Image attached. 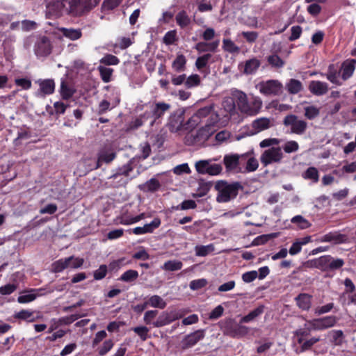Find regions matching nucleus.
Listing matches in <instances>:
<instances>
[{
    "instance_id": "nucleus-62",
    "label": "nucleus",
    "mask_w": 356,
    "mask_h": 356,
    "mask_svg": "<svg viewBox=\"0 0 356 356\" xmlns=\"http://www.w3.org/2000/svg\"><path fill=\"white\" fill-rule=\"evenodd\" d=\"M213 250L212 245H200L195 247V253L197 256L205 257Z\"/></svg>"
},
{
    "instance_id": "nucleus-44",
    "label": "nucleus",
    "mask_w": 356,
    "mask_h": 356,
    "mask_svg": "<svg viewBox=\"0 0 356 356\" xmlns=\"http://www.w3.org/2000/svg\"><path fill=\"white\" fill-rule=\"evenodd\" d=\"M114 344L112 339L105 340L97 350L99 356H105L113 348Z\"/></svg>"
},
{
    "instance_id": "nucleus-42",
    "label": "nucleus",
    "mask_w": 356,
    "mask_h": 356,
    "mask_svg": "<svg viewBox=\"0 0 356 356\" xmlns=\"http://www.w3.org/2000/svg\"><path fill=\"white\" fill-rule=\"evenodd\" d=\"M147 303V305L159 309H164L166 307V302L158 295L151 296Z\"/></svg>"
},
{
    "instance_id": "nucleus-7",
    "label": "nucleus",
    "mask_w": 356,
    "mask_h": 356,
    "mask_svg": "<svg viewBox=\"0 0 356 356\" xmlns=\"http://www.w3.org/2000/svg\"><path fill=\"white\" fill-rule=\"evenodd\" d=\"M51 51L52 44L48 37L41 36L38 38L34 45V51L37 56H47L51 53Z\"/></svg>"
},
{
    "instance_id": "nucleus-64",
    "label": "nucleus",
    "mask_w": 356,
    "mask_h": 356,
    "mask_svg": "<svg viewBox=\"0 0 356 356\" xmlns=\"http://www.w3.org/2000/svg\"><path fill=\"white\" fill-rule=\"evenodd\" d=\"M16 86L20 87L23 90H29L32 86L31 81L27 78H18L15 79Z\"/></svg>"
},
{
    "instance_id": "nucleus-54",
    "label": "nucleus",
    "mask_w": 356,
    "mask_h": 356,
    "mask_svg": "<svg viewBox=\"0 0 356 356\" xmlns=\"http://www.w3.org/2000/svg\"><path fill=\"white\" fill-rule=\"evenodd\" d=\"M100 63L105 65H116L120 63V59L113 54H107L101 58Z\"/></svg>"
},
{
    "instance_id": "nucleus-56",
    "label": "nucleus",
    "mask_w": 356,
    "mask_h": 356,
    "mask_svg": "<svg viewBox=\"0 0 356 356\" xmlns=\"http://www.w3.org/2000/svg\"><path fill=\"white\" fill-rule=\"evenodd\" d=\"M207 284L208 282L206 279L201 278L192 280L189 284V286L191 290L197 291L205 287Z\"/></svg>"
},
{
    "instance_id": "nucleus-43",
    "label": "nucleus",
    "mask_w": 356,
    "mask_h": 356,
    "mask_svg": "<svg viewBox=\"0 0 356 356\" xmlns=\"http://www.w3.org/2000/svg\"><path fill=\"white\" fill-rule=\"evenodd\" d=\"M138 277V271L136 270L130 269L123 273L118 280L122 282H132L136 280Z\"/></svg>"
},
{
    "instance_id": "nucleus-39",
    "label": "nucleus",
    "mask_w": 356,
    "mask_h": 356,
    "mask_svg": "<svg viewBox=\"0 0 356 356\" xmlns=\"http://www.w3.org/2000/svg\"><path fill=\"white\" fill-rule=\"evenodd\" d=\"M222 49L230 54H238L240 51V48L229 38L222 40Z\"/></svg>"
},
{
    "instance_id": "nucleus-28",
    "label": "nucleus",
    "mask_w": 356,
    "mask_h": 356,
    "mask_svg": "<svg viewBox=\"0 0 356 356\" xmlns=\"http://www.w3.org/2000/svg\"><path fill=\"white\" fill-rule=\"evenodd\" d=\"M312 331V327L309 325L308 322L305 324L303 327L296 330L294 336L297 338V342H303L304 339L310 335Z\"/></svg>"
},
{
    "instance_id": "nucleus-38",
    "label": "nucleus",
    "mask_w": 356,
    "mask_h": 356,
    "mask_svg": "<svg viewBox=\"0 0 356 356\" xmlns=\"http://www.w3.org/2000/svg\"><path fill=\"white\" fill-rule=\"evenodd\" d=\"M262 106V102L259 99H253L251 102H249L248 108L246 114L249 115H257Z\"/></svg>"
},
{
    "instance_id": "nucleus-13",
    "label": "nucleus",
    "mask_w": 356,
    "mask_h": 356,
    "mask_svg": "<svg viewBox=\"0 0 356 356\" xmlns=\"http://www.w3.org/2000/svg\"><path fill=\"white\" fill-rule=\"evenodd\" d=\"M282 85L277 80H269L260 85V92L266 95H277L282 91Z\"/></svg>"
},
{
    "instance_id": "nucleus-19",
    "label": "nucleus",
    "mask_w": 356,
    "mask_h": 356,
    "mask_svg": "<svg viewBox=\"0 0 356 356\" xmlns=\"http://www.w3.org/2000/svg\"><path fill=\"white\" fill-rule=\"evenodd\" d=\"M309 91L314 95L321 96L326 94L328 91V85L325 82L321 81H312L309 85Z\"/></svg>"
},
{
    "instance_id": "nucleus-48",
    "label": "nucleus",
    "mask_w": 356,
    "mask_h": 356,
    "mask_svg": "<svg viewBox=\"0 0 356 356\" xmlns=\"http://www.w3.org/2000/svg\"><path fill=\"white\" fill-rule=\"evenodd\" d=\"M267 61L270 65L275 68L282 67L284 65V61L277 54L268 56Z\"/></svg>"
},
{
    "instance_id": "nucleus-40",
    "label": "nucleus",
    "mask_w": 356,
    "mask_h": 356,
    "mask_svg": "<svg viewBox=\"0 0 356 356\" xmlns=\"http://www.w3.org/2000/svg\"><path fill=\"white\" fill-rule=\"evenodd\" d=\"M286 87L290 94H297L302 90V83L295 79H290Z\"/></svg>"
},
{
    "instance_id": "nucleus-32",
    "label": "nucleus",
    "mask_w": 356,
    "mask_h": 356,
    "mask_svg": "<svg viewBox=\"0 0 356 356\" xmlns=\"http://www.w3.org/2000/svg\"><path fill=\"white\" fill-rule=\"evenodd\" d=\"M176 22L181 29L186 28L190 25L191 20L186 11L181 10L175 17Z\"/></svg>"
},
{
    "instance_id": "nucleus-6",
    "label": "nucleus",
    "mask_w": 356,
    "mask_h": 356,
    "mask_svg": "<svg viewBox=\"0 0 356 356\" xmlns=\"http://www.w3.org/2000/svg\"><path fill=\"white\" fill-rule=\"evenodd\" d=\"M283 124L285 127H291V133L297 135L303 134L307 128V123L305 120H298L297 115L289 114L285 116L283 120Z\"/></svg>"
},
{
    "instance_id": "nucleus-60",
    "label": "nucleus",
    "mask_w": 356,
    "mask_h": 356,
    "mask_svg": "<svg viewBox=\"0 0 356 356\" xmlns=\"http://www.w3.org/2000/svg\"><path fill=\"white\" fill-rule=\"evenodd\" d=\"M133 168L129 165H124L122 168L118 169L117 172L113 174L111 178L114 179H117L120 175H124L125 177H128L129 175L130 172H131Z\"/></svg>"
},
{
    "instance_id": "nucleus-1",
    "label": "nucleus",
    "mask_w": 356,
    "mask_h": 356,
    "mask_svg": "<svg viewBox=\"0 0 356 356\" xmlns=\"http://www.w3.org/2000/svg\"><path fill=\"white\" fill-rule=\"evenodd\" d=\"M215 188L218 192L217 202H227L237 196L238 191L243 189V186L237 181L228 184L225 181H218L215 184Z\"/></svg>"
},
{
    "instance_id": "nucleus-25",
    "label": "nucleus",
    "mask_w": 356,
    "mask_h": 356,
    "mask_svg": "<svg viewBox=\"0 0 356 356\" xmlns=\"http://www.w3.org/2000/svg\"><path fill=\"white\" fill-rule=\"evenodd\" d=\"M261 65V62L257 58L247 60L244 64L243 73L245 74H252L256 72Z\"/></svg>"
},
{
    "instance_id": "nucleus-59",
    "label": "nucleus",
    "mask_w": 356,
    "mask_h": 356,
    "mask_svg": "<svg viewBox=\"0 0 356 356\" xmlns=\"http://www.w3.org/2000/svg\"><path fill=\"white\" fill-rule=\"evenodd\" d=\"M122 0H104L102 9L104 11H111L117 8Z\"/></svg>"
},
{
    "instance_id": "nucleus-45",
    "label": "nucleus",
    "mask_w": 356,
    "mask_h": 356,
    "mask_svg": "<svg viewBox=\"0 0 356 356\" xmlns=\"http://www.w3.org/2000/svg\"><path fill=\"white\" fill-rule=\"evenodd\" d=\"M291 222L293 224H296L298 228L301 229H307L311 226V223L300 215L293 217Z\"/></svg>"
},
{
    "instance_id": "nucleus-12",
    "label": "nucleus",
    "mask_w": 356,
    "mask_h": 356,
    "mask_svg": "<svg viewBox=\"0 0 356 356\" xmlns=\"http://www.w3.org/2000/svg\"><path fill=\"white\" fill-rule=\"evenodd\" d=\"M161 225V220L159 217L154 218L151 222L146 223L143 227H136L129 230V233L136 235H143L146 234H152L155 229L159 228Z\"/></svg>"
},
{
    "instance_id": "nucleus-61",
    "label": "nucleus",
    "mask_w": 356,
    "mask_h": 356,
    "mask_svg": "<svg viewBox=\"0 0 356 356\" xmlns=\"http://www.w3.org/2000/svg\"><path fill=\"white\" fill-rule=\"evenodd\" d=\"M108 268L105 264L100 265L99 268L94 271L93 276L95 280H101L104 279L107 274Z\"/></svg>"
},
{
    "instance_id": "nucleus-29",
    "label": "nucleus",
    "mask_w": 356,
    "mask_h": 356,
    "mask_svg": "<svg viewBox=\"0 0 356 356\" xmlns=\"http://www.w3.org/2000/svg\"><path fill=\"white\" fill-rule=\"evenodd\" d=\"M223 161L227 170H233L239 164V156L237 154L225 155Z\"/></svg>"
},
{
    "instance_id": "nucleus-11",
    "label": "nucleus",
    "mask_w": 356,
    "mask_h": 356,
    "mask_svg": "<svg viewBox=\"0 0 356 356\" xmlns=\"http://www.w3.org/2000/svg\"><path fill=\"white\" fill-rule=\"evenodd\" d=\"M35 83L39 86V89L35 92V96L38 97H44L54 92L55 82L53 79H40L35 81Z\"/></svg>"
},
{
    "instance_id": "nucleus-47",
    "label": "nucleus",
    "mask_w": 356,
    "mask_h": 356,
    "mask_svg": "<svg viewBox=\"0 0 356 356\" xmlns=\"http://www.w3.org/2000/svg\"><path fill=\"white\" fill-rule=\"evenodd\" d=\"M320 341L319 337H312L309 339H304L303 342L298 343L300 345V353L307 351L312 348V347Z\"/></svg>"
},
{
    "instance_id": "nucleus-30",
    "label": "nucleus",
    "mask_w": 356,
    "mask_h": 356,
    "mask_svg": "<svg viewBox=\"0 0 356 356\" xmlns=\"http://www.w3.org/2000/svg\"><path fill=\"white\" fill-rule=\"evenodd\" d=\"M74 92L75 90L70 86L66 81L63 80L61 81L60 93L63 99H70L74 95Z\"/></svg>"
},
{
    "instance_id": "nucleus-49",
    "label": "nucleus",
    "mask_w": 356,
    "mask_h": 356,
    "mask_svg": "<svg viewBox=\"0 0 356 356\" xmlns=\"http://www.w3.org/2000/svg\"><path fill=\"white\" fill-rule=\"evenodd\" d=\"M305 116L308 120H314L320 114V109L314 106H306L304 108Z\"/></svg>"
},
{
    "instance_id": "nucleus-15",
    "label": "nucleus",
    "mask_w": 356,
    "mask_h": 356,
    "mask_svg": "<svg viewBox=\"0 0 356 356\" xmlns=\"http://www.w3.org/2000/svg\"><path fill=\"white\" fill-rule=\"evenodd\" d=\"M348 236L346 234H340L337 232H330L318 238L321 243H332L333 244H341L348 242Z\"/></svg>"
},
{
    "instance_id": "nucleus-57",
    "label": "nucleus",
    "mask_w": 356,
    "mask_h": 356,
    "mask_svg": "<svg viewBox=\"0 0 356 356\" xmlns=\"http://www.w3.org/2000/svg\"><path fill=\"white\" fill-rule=\"evenodd\" d=\"M98 155L100 157V160H102L104 163H110L116 157V153L113 152H108L106 150L101 151Z\"/></svg>"
},
{
    "instance_id": "nucleus-34",
    "label": "nucleus",
    "mask_w": 356,
    "mask_h": 356,
    "mask_svg": "<svg viewBox=\"0 0 356 356\" xmlns=\"http://www.w3.org/2000/svg\"><path fill=\"white\" fill-rule=\"evenodd\" d=\"M264 311V306L260 305L256 309L251 311L248 314L242 317V318L240 321L241 323H249L252 321H253L254 318L260 316L261 314H263Z\"/></svg>"
},
{
    "instance_id": "nucleus-50",
    "label": "nucleus",
    "mask_w": 356,
    "mask_h": 356,
    "mask_svg": "<svg viewBox=\"0 0 356 356\" xmlns=\"http://www.w3.org/2000/svg\"><path fill=\"white\" fill-rule=\"evenodd\" d=\"M98 70L102 81L104 83L110 82L113 70L104 66H99Z\"/></svg>"
},
{
    "instance_id": "nucleus-24",
    "label": "nucleus",
    "mask_w": 356,
    "mask_h": 356,
    "mask_svg": "<svg viewBox=\"0 0 356 356\" xmlns=\"http://www.w3.org/2000/svg\"><path fill=\"white\" fill-rule=\"evenodd\" d=\"M72 259V257L62 258L53 262L51 264V271L54 273L63 271L65 269L70 267Z\"/></svg>"
},
{
    "instance_id": "nucleus-58",
    "label": "nucleus",
    "mask_w": 356,
    "mask_h": 356,
    "mask_svg": "<svg viewBox=\"0 0 356 356\" xmlns=\"http://www.w3.org/2000/svg\"><path fill=\"white\" fill-rule=\"evenodd\" d=\"M133 331L140 337L142 341H146L149 337L148 335L149 330L146 326L135 327Z\"/></svg>"
},
{
    "instance_id": "nucleus-4",
    "label": "nucleus",
    "mask_w": 356,
    "mask_h": 356,
    "mask_svg": "<svg viewBox=\"0 0 356 356\" xmlns=\"http://www.w3.org/2000/svg\"><path fill=\"white\" fill-rule=\"evenodd\" d=\"M284 154L280 147H271L261 154L260 161L264 167L272 163H280L283 159Z\"/></svg>"
},
{
    "instance_id": "nucleus-53",
    "label": "nucleus",
    "mask_w": 356,
    "mask_h": 356,
    "mask_svg": "<svg viewBox=\"0 0 356 356\" xmlns=\"http://www.w3.org/2000/svg\"><path fill=\"white\" fill-rule=\"evenodd\" d=\"M177 40L178 38L175 30L168 31L163 38V42L166 45L173 44Z\"/></svg>"
},
{
    "instance_id": "nucleus-41",
    "label": "nucleus",
    "mask_w": 356,
    "mask_h": 356,
    "mask_svg": "<svg viewBox=\"0 0 356 356\" xmlns=\"http://www.w3.org/2000/svg\"><path fill=\"white\" fill-rule=\"evenodd\" d=\"M200 83L201 78L200 75L197 74H193L190 75L188 77L186 76L185 88L187 89L197 87L200 85Z\"/></svg>"
},
{
    "instance_id": "nucleus-23",
    "label": "nucleus",
    "mask_w": 356,
    "mask_h": 356,
    "mask_svg": "<svg viewBox=\"0 0 356 356\" xmlns=\"http://www.w3.org/2000/svg\"><path fill=\"white\" fill-rule=\"evenodd\" d=\"M340 71L338 70L337 67L334 64L329 65L326 74L327 79L332 83L341 86L342 83L340 82L338 79Z\"/></svg>"
},
{
    "instance_id": "nucleus-8",
    "label": "nucleus",
    "mask_w": 356,
    "mask_h": 356,
    "mask_svg": "<svg viewBox=\"0 0 356 356\" xmlns=\"http://www.w3.org/2000/svg\"><path fill=\"white\" fill-rule=\"evenodd\" d=\"M195 169L200 174H208L210 175H219L222 171V167L219 164H210L208 161L202 160L196 162Z\"/></svg>"
},
{
    "instance_id": "nucleus-33",
    "label": "nucleus",
    "mask_w": 356,
    "mask_h": 356,
    "mask_svg": "<svg viewBox=\"0 0 356 356\" xmlns=\"http://www.w3.org/2000/svg\"><path fill=\"white\" fill-rule=\"evenodd\" d=\"M303 179L317 183L319 180V172L316 168L309 167L302 175Z\"/></svg>"
},
{
    "instance_id": "nucleus-63",
    "label": "nucleus",
    "mask_w": 356,
    "mask_h": 356,
    "mask_svg": "<svg viewBox=\"0 0 356 356\" xmlns=\"http://www.w3.org/2000/svg\"><path fill=\"white\" fill-rule=\"evenodd\" d=\"M299 149L298 143L295 140L287 141L283 146V149L286 153L290 154L296 152Z\"/></svg>"
},
{
    "instance_id": "nucleus-21",
    "label": "nucleus",
    "mask_w": 356,
    "mask_h": 356,
    "mask_svg": "<svg viewBox=\"0 0 356 356\" xmlns=\"http://www.w3.org/2000/svg\"><path fill=\"white\" fill-rule=\"evenodd\" d=\"M234 98L236 102V106L240 110L241 113H247L249 101L248 100L247 95L241 91H237L234 95Z\"/></svg>"
},
{
    "instance_id": "nucleus-3",
    "label": "nucleus",
    "mask_w": 356,
    "mask_h": 356,
    "mask_svg": "<svg viewBox=\"0 0 356 356\" xmlns=\"http://www.w3.org/2000/svg\"><path fill=\"white\" fill-rule=\"evenodd\" d=\"M68 7L66 13L72 17H79L92 8V0H67Z\"/></svg>"
},
{
    "instance_id": "nucleus-35",
    "label": "nucleus",
    "mask_w": 356,
    "mask_h": 356,
    "mask_svg": "<svg viewBox=\"0 0 356 356\" xmlns=\"http://www.w3.org/2000/svg\"><path fill=\"white\" fill-rule=\"evenodd\" d=\"M183 263L179 260H168L165 261L161 268L166 271H176L181 269Z\"/></svg>"
},
{
    "instance_id": "nucleus-27",
    "label": "nucleus",
    "mask_w": 356,
    "mask_h": 356,
    "mask_svg": "<svg viewBox=\"0 0 356 356\" xmlns=\"http://www.w3.org/2000/svg\"><path fill=\"white\" fill-rule=\"evenodd\" d=\"M60 32L63 34V36L67 38L72 40H76L81 38L82 32L79 29H72V28H65L62 27L59 29Z\"/></svg>"
},
{
    "instance_id": "nucleus-16",
    "label": "nucleus",
    "mask_w": 356,
    "mask_h": 356,
    "mask_svg": "<svg viewBox=\"0 0 356 356\" xmlns=\"http://www.w3.org/2000/svg\"><path fill=\"white\" fill-rule=\"evenodd\" d=\"M170 108V105L169 104L165 102L155 103L152 108V114L154 120L152 122L151 124L153 125L154 123H160V119L163 118L165 112L169 111Z\"/></svg>"
},
{
    "instance_id": "nucleus-18",
    "label": "nucleus",
    "mask_w": 356,
    "mask_h": 356,
    "mask_svg": "<svg viewBox=\"0 0 356 356\" xmlns=\"http://www.w3.org/2000/svg\"><path fill=\"white\" fill-rule=\"evenodd\" d=\"M220 44V40H216L213 42H199L195 46V50L199 53H204V52H211L215 53L218 51V48Z\"/></svg>"
},
{
    "instance_id": "nucleus-51",
    "label": "nucleus",
    "mask_w": 356,
    "mask_h": 356,
    "mask_svg": "<svg viewBox=\"0 0 356 356\" xmlns=\"http://www.w3.org/2000/svg\"><path fill=\"white\" fill-rule=\"evenodd\" d=\"M18 288L17 283H8L0 286V295L8 296L14 293Z\"/></svg>"
},
{
    "instance_id": "nucleus-17",
    "label": "nucleus",
    "mask_w": 356,
    "mask_h": 356,
    "mask_svg": "<svg viewBox=\"0 0 356 356\" xmlns=\"http://www.w3.org/2000/svg\"><path fill=\"white\" fill-rule=\"evenodd\" d=\"M313 296L306 293L298 294L294 300L297 307L302 311H309L312 307V301Z\"/></svg>"
},
{
    "instance_id": "nucleus-10",
    "label": "nucleus",
    "mask_w": 356,
    "mask_h": 356,
    "mask_svg": "<svg viewBox=\"0 0 356 356\" xmlns=\"http://www.w3.org/2000/svg\"><path fill=\"white\" fill-rule=\"evenodd\" d=\"M273 126V120L268 118H259L253 120L250 125L249 135L254 136Z\"/></svg>"
},
{
    "instance_id": "nucleus-31",
    "label": "nucleus",
    "mask_w": 356,
    "mask_h": 356,
    "mask_svg": "<svg viewBox=\"0 0 356 356\" xmlns=\"http://www.w3.org/2000/svg\"><path fill=\"white\" fill-rule=\"evenodd\" d=\"M228 329L232 337L243 336L248 333V327L230 321Z\"/></svg>"
},
{
    "instance_id": "nucleus-2",
    "label": "nucleus",
    "mask_w": 356,
    "mask_h": 356,
    "mask_svg": "<svg viewBox=\"0 0 356 356\" xmlns=\"http://www.w3.org/2000/svg\"><path fill=\"white\" fill-rule=\"evenodd\" d=\"M345 261L341 258H334L330 254L323 255L312 260V266L323 272H333L341 269Z\"/></svg>"
},
{
    "instance_id": "nucleus-9",
    "label": "nucleus",
    "mask_w": 356,
    "mask_h": 356,
    "mask_svg": "<svg viewBox=\"0 0 356 356\" xmlns=\"http://www.w3.org/2000/svg\"><path fill=\"white\" fill-rule=\"evenodd\" d=\"M204 337L205 332L204 330H197L186 335L181 341V349L186 350L194 346L200 341L202 340Z\"/></svg>"
},
{
    "instance_id": "nucleus-5",
    "label": "nucleus",
    "mask_w": 356,
    "mask_h": 356,
    "mask_svg": "<svg viewBox=\"0 0 356 356\" xmlns=\"http://www.w3.org/2000/svg\"><path fill=\"white\" fill-rule=\"evenodd\" d=\"M67 0H51L46 7V17L57 19L66 13Z\"/></svg>"
},
{
    "instance_id": "nucleus-20",
    "label": "nucleus",
    "mask_w": 356,
    "mask_h": 356,
    "mask_svg": "<svg viewBox=\"0 0 356 356\" xmlns=\"http://www.w3.org/2000/svg\"><path fill=\"white\" fill-rule=\"evenodd\" d=\"M213 110L212 106H207L198 109L196 113L188 120V124L190 127L197 125L200 122L199 120L202 118L208 116Z\"/></svg>"
},
{
    "instance_id": "nucleus-26",
    "label": "nucleus",
    "mask_w": 356,
    "mask_h": 356,
    "mask_svg": "<svg viewBox=\"0 0 356 356\" xmlns=\"http://www.w3.org/2000/svg\"><path fill=\"white\" fill-rule=\"evenodd\" d=\"M187 60L183 54H178L172 63V67L176 72L185 71L186 68Z\"/></svg>"
},
{
    "instance_id": "nucleus-37",
    "label": "nucleus",
    "mask_w": 356,
    "mask_h": 356,
    "mask_svg": "<svg viewBox=\"0 0 356 356\" xmlns=\"http://www.w3.org/2000/svg\"><path fill=\"white\" fill-rule=\"evenodd\" d=\"M212 55L209 53H207L201 56L197 57L195 63L196 68L199 71L202 72L203 69L208 67L209 61Z\"/></svg>"
},
{
    "instance_id": "nucleus-55",
    "label": "nucleus",
    "mask_w": 356,
    "mask_h": 356,
    "mask_svg": "<svg viewBox=\"0 0 356 356\" xmlns=\"http://www.w3.org/2000/svg\"><path fill=\"white\" fill-rule=\"evenodd\" d=\"M170 323V320L168 319L167 312H163L156 319V321L152 323L154 327H161Z\"/></svg>"
},
{
    "instance_id": "nucleus-14",
    "label": "nucleus",
    "mask_w": 356,
    "mask_h": 356,
    "mask_svg": "<svg viewBox=\"0 0 356 356\" xmlns=\"http://www.w3.org/2000/svg\"><path fill=\"white\" fill-rule=\"evenodd\" d=\"M82 316L80 314H72L70 316H64L60 318H53L51 320V324L48 330V333H51L53 331L57 330L61 325H68L74 322L75 321L80 318Z\"/></svg>"
},
{
    "instance_id": "nucleus-46",
    "label": "nucleus",
    "mask_w": 356,
    "mask_h": 356,
    "mask_svg": "<svg viewBox=\"0 0 356 356\" xmlns=\"http://www.w3.org/2000/svg\"><path fill=\"white\" fill-rule=\"evenodd\" d=\"M36 291L37 289H31L29 291V292H30L31 293L20 295L17 298V302L20 304H25L35 300L38 295L35 293H32L31 292H35Z\"/></svg>"
},
{
    "instance_id": "nucleus-52",
    "label": "nucleus",
    "mask_w": 356,
    "mask_h": 356,
    "mask_svg": "<svg viewBox=\"0 0 356 356\" xmlns=\"http://www.w3.org/2000/svg\"><path fill=\"white\" fill-rule=\"evenodd\" d=\"M207 128L208 127L206 125L205 127H202L197 131L194 136V139L196 142L205 141L209 138L211 134Z\"/></svg>"
},
{
    "instance_id": "nucleus-22",
    "label": "nucleus",
    "mask_w": 356,
    "mask_h": 356,
    "mask_svg": "<svg viewBox=\"0 0 356 356\" xmlns=\"http://www.w3.org/2000/svg\"><path fill=\"white\" fill-rule=\"evenodd\" d=\"M356 60L351 59L348 62H344L341 66V78L346 81L352 76L355 69Z\"/></svg>"
},
{
    "instance_id": "nucleus-36",
    "label": "nucleus",
    "mask_w": 356,
    "mask_h": 356,
    "mask_svg": "<svg viewBox=\"0 0 356 356\" xmlns=\"http://www.w3.org/2000/svg\"><path fill=\"white\" fill-rule=\"evenodd\" d=\"M34 312L27 309H22L15 313L13 317L15 319L26 321L28 322H34L35 318L33 316Z\"/></svg>"
}]
</instances>
